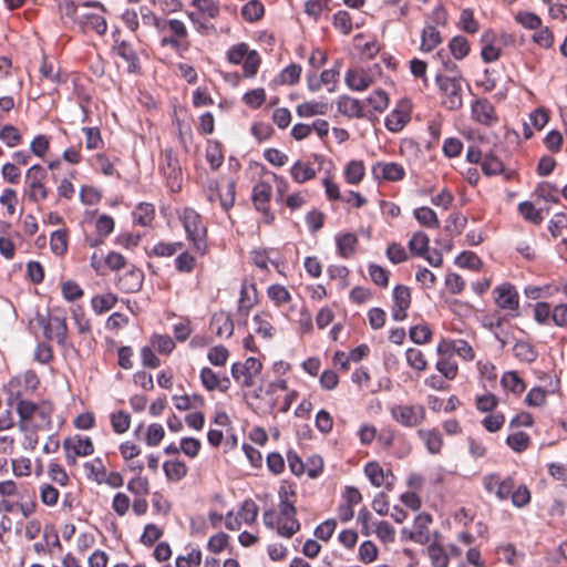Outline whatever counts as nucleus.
Listing matches in <instances>:
<instances>
[{"instance_id":"nucleus-1","label":"nucleus","mask_w":567,"mask_h":567,"mask_svg":"<svg viewBox=\"0 0 567 567\" xmlns=\"http://www.w3.org/2000/svg\"><path fill=\"white\" fill-rule=\"evenodd\" d=\"M484 491L504 502L511 499L513 506L523 508L532 501L529 488L525 484H517L512 475L503 477L499 473H488L482 480Z\"/></svg>"},{"instance_id":"nucleus-2","label":"nucleus","mask_w":567,"mask_h":567,"mask_svg":"<svg viewBox=\"0 0 567 567\" xmlns=\"http://www.w3.org/2000/svg\"><path fill=\"white\" fill-rule=\"evenodd\" d=\"M176 216L181 221L186 239L194 252L199 257L207 255L208 229L203 216L193 207H182L176 209Z\"/></svg>"},{"instance_id":"nucleus-3","label":"nucleus","mask_w":567,"mask_h":567,"mask_svg":"<svg viewBox=\"0 0 567 567\" xmlns=\"http://www.w3.org/2000/svg\"><path fill=\"white\" fill-rule=\"evenodd\" d=\"M21 430L48 431L52 427L54 404L50 400L20 402L16 410Z\"/></svg>"},{"instance_id":"nucleus-4","label":"nucleus","mask_w":567,"mask_h":567,"mask_svg":"<svg viewBox=\"0 0 567 567\" xmlns=\"http://www.w3.org/2000/svg\"><path fill=\"white\" fill-rule=\"evenodd\" d=\"M262 522L267 528L275 529L279 536L285 538H291L301 529L296 507H279L278 512L272 508L266 509L262 514Z\"/></svg>"},{"instance_id":"nucleus-5","label":"nucleus","mask_w":567,"mask_h":567,"mask_svg":"<svg viewBox=\"0 0 567 567\" xmlns=\"http://www.w3.org/2000/svg\"><path fill=\"white\" fill-rule=\"evenodd\" d=\"M48 177L47 168L41 164H33L27 169L24 196L29 203L40 205L49 198L51 188L48 185Z\"/></svg>"},{"instance_id":"nucleus-6","label":"nucleus","mask_w":567,"mask_h":567,"mask_svg":"<svg viewBox=\"0 0 567 567\" xmlns=\"http://www.w3.org/2000/svg\"><path fill=\"white\" fill-rule=\"evenodd\" d=\"M40 385V379L32 370L23 374L16 375L3 385V392L7 396V404L17 410L20 402H28L27 395L33 393Z\"/></svg>"},{"instance_id":"nucleus-7","label":"nucleus","mask_w":567,"mask_h":567,"mask_svg":"<svg viewBox=\"0 0 567 567\" xmlns=\"http://www.w3.org/2000/svg\"><path fill=\"white\" fill-rule=\"evenodd\" d=\"M158 172L171 192H181L183 186V169L176 150L173 147H165L161 152L158 158Z\"/></svg>"},{"instance_id":"nucleus-8","label":"nucleus","mask_w":567,"mask_h":567,"mask_svg":"<svg viewBox=\"0 0 567 567\" xmlns=\"http://www.w3.org/2000/svg\"><path fill=\"white\" fill-rule=\"evenodd\" d=\"M226 59L230 64H241L243 75L247 79L256 76L261 65L260 54L246 42L231 45L226 52Z\"/></svg>"},{"instance_id":"nucleus-9","label":"nucleus","mask_w":567,"mask_h":567,"mask_svg":"<svg viewBox=\"0 0 567 567\" xmlns=\"http://www.w3.org/2000/svg\"><path fill=\"white\" fill-rule=\"evenodd\" d=\"M37 322L42 328L45 340L55 341L62 349L72 348L69 341V328L64 316H37Z\"/></svg>"},{"instance_id":"nucleus-10","label":"nucleus","mask_w":567,"mask_h":567,"mask_svg":"<svg viewBox=\"0 0 567 567\" xmlns=\"http://www.w3.org/2000/svg\"><path fill=\"white\" fill-rule=\"evenodd\" d=\"M390 415L403 427H419L426 420V409L422 404H395L390 408Z\"/></svg>"},{"instance_id":"nucleus-11","label":"nucleus","mask_w":567,"mask_h":567,"mask_svg":"<svg viewBox=\"0 0 567 567\" xmlns=\"http://www.w3.org/2000/svg\"><path fill=\"white\" fill-rule=\"evenodd\" d=\"M436 85L443 97L442 104L450 111H455L462 107V84L457 78H452L443 74L435 76Z\"/></svg>"},{"instance_id":"nucleus-12","label":"nucleus","mask_w":567,"mask_h":567,"mask_svg":"<svg viewBox=\"0 0 567 567\" xmlns=\"http://www.w3.org/2000/svg\"><path fill=\"white\" fill-rule=\"evenodd\" d=\"M62 446L69 466H75L79 457L91 456L95 451L92 439L80 434L64 439Z\"/></svg>"},{"instance_id":"nucleus-13","label":"nucleus","mask_w":567,"mask_h":567,"mask_svg":"<svg viewBox=\"0 0 567 567\" xmlns=\"http://www.w3.org/2000/svg\"><path fill=\"white\" fill-rule=\"evenodd\" d=\"M494 302L512 318L519 316L520 297L516 287L511 282H503L493 289Z\"/></svg>"},{"instance_id":"nucleus-14","label":"nucleus","mask_w":567,"mask_h":567,"mask_svg":"<svg viewBox=\"0 0 567 567\" xmlns=\"http://www.w3.org/2000/svg\"><path fill=\"white\" fill-rule=\"evenodd\" d=\"M262 363L255 357L247 358L244 362H235L230 368L231 377L241 388L255 385V378L261 372Z\"/></svg>"},{"instance_id":"nucleus-15","label":"nucleus","mask_w":567,"mask_h":567,"mask_svg":"<svg viewBox=\"0 0 567 567\" xmlns=\"http://www.w3.org/2000/svg\"><path fill=\"white\" fill-rule=\"evenodd\" d=\"M271 195L272 188L267 182L260 181L252 187V205L262 214V221L267 225H271L275 221V214L270 210Z\"/></svg>"},{"instance_id":"nucleus-16","label":"nucleus","mask_w":567,"mask_h":567,"mask_svg":"<svg viewBox=\"0 0 567 567\" xmlns=\"http://www.w3.org/2000/svg\"><path fill=\"white\" fill-rule=\"evenodd\" d=\"M113 51L116 53V55L126 62L127 73H142L140 54L145 53L143 49L137 50L131 41L116 39L114 41Z\"/></svg>"},{"instance_id":"nucleus-17","label":"nucleus","mask_w":567,"mask_h":567,"mask_svg":"<svg viewBox=\"0 0 567 567\" xmlns=\"http://www.w3.org/2000/svg\"><path fill=\"white\" fill-rule=\"evenodd\" d=\"M115 221L112 216L106 214L100 215L94 221L95 233L92 235L86 234L84 237L85 245L91 248L103 245L105 238H107L113 233Z\"/></svg>"},{"instance_id":"nucleus-18","label":"nucleus","mask_w":567,"mask_h":567,"mask_svg":"<svg viewBox=\"0 0 567 567\" xmlns=\"http://www.w3.org/2000/svg\"><path fill=\"white\" fill-rule=\"evenodd\" d=\"M471 115L474 122L486 127L498 123L495 106L486 97L477 99L472 103Z\"/></svg>"},{"instance_id":"nucleus-19","label":"nucleus","mask_w":567,"mask_h":567,"mask_svg":"<svg viewBox=\"0 0 567 567\" xmlns=\"http://www.w3.org/2000/svg\"><path fill=\"white\" fill-rule=\"evenodd\" d=\"M411 118V103L409 100H400L395 107L386 115L384 124L385 127L392 132L398 133L410 122Z\"/></svg>"},{"instance_id":"nucleus-20","label":"nucleus","mask_w":567,"mask_h":567,"mask_svg":"<svg viewBox=\"0 0 567 567\" xmlns=\"http://www.w3.org/2000/svg\"><path fill=\"white\" fill-rule=\"evenodd\" d=\"M371 173L378 182H400L405 177L404 167L395 162H377L372 165Z\"/></svg>"},{"instance_id":"nucleus-21","label":"nucleus","mask_w":567,"mask_h":567,"mask_svg":"<svg viewBox=\"0 0 567 567\" xmlns=\"http://www.w3.org/2000/svg\"><path fill=\"white\" fill-rule=\"evenodd\" d=\"M364 474L375 487L384 486L386 489L391 491L394 486L395 476L391 470L385 472L377 461H371L365 464Z\"/></svg>"},{"instance_id":"nucleus-22","label":"nucleus","mask_w":567,"mask_h":567,"mask_svg":"<svg viewBox=\"0 0 567 567\" xmlns=\"http://www.w3.org/2000/svg\"><path fill=\"white\" fill-rule=\"evenodd\" d=\"M392 297V318L395 321H403L406 318V311L411 306V290L408 286L399 285L393 289Z\"/></svg>"},{"instance_id":"nucleus-23","label":"nucleus","mask_w":567,"mask_h":567,"mask_svg":"<svg viewBox=\"0 0 567 567\" xmlns=\"http://www.w3.org/2000/svg\"><path fill=\"white\" fill-rule=\"evenodd\" d=\"M143 281V270L135 266H131L124 274L118 276L116 286L125 293H134L142 289Z\"/></svg>"},{"instance_id":"nucleus-24","label":"nucleus","mask_w":567,"mask_h":567,"mask_svg":"<svg viewBox=\"0 0 567 567\" xmlns=\"http://www.w3.org/2000/svg\"><path fill=\"white\" fill-rule=\"evenodd\" d=\"M199 379L203 386L212 392L218 390L227 392L230 389L231 382L227 375L219 377L213 369L204 367L199 371Z\"/></svg>"},{"instance_id":"nucleus-25","label":"nucleus","mask_w":567,"mask_h":567,"mask_svg":"<svg viewBox=\"0 0 567 567\" xmlns=\"http://www.w3.org/2000/svg\"><path fill=\"white\" fill-rule=\"evenodd\" d=\"M194 10L188 13L190 20L198 23L200 28H206L207 22L219 13V7L216 2H192Z\"/></svg>"},{"instance_id":"nucleus-26","label":"nucleus","mask_w":567,"mask_h":567,"mask_svg":"<svg viewBox=\"0 0 567 567\" xmlns=\"http://www.w3.org/2000/svg\"><path fill=\"white\" fill-rule=\"evenodd\" d=\"M210 330L218 337L229 338L234 333V322L228 311L219 310L215 312L209 323Z\"/></svg>"},{"instance_id":"nucleus-27","label":"nucleus","mask_w":567,"mask_h":567,"mask_svg":"<svg viewBox=\"0 0 567 567\" xmlns=\"http://www.w3.org/2000/svg\"><path fill=\"white\" fill-rule=\"evenodd\" d=\"M257 288L254 282L248 284L244 280L240 288V297L238 300V313L247 317L250 310L257 305Z\"/></svg>"},{"instance_id":"nucleus-28","label":"nucleus","mask_w":567,"mask_h":567,"mask_svg":"<svg viewBox=\"0 0 567 567\" xmlns=\"http://www.w3.org/2000/svg\"><path fill=\"white\" fill-rule=\"evenodd\" d=\"M432 523V516L427 513L419 514L413 524V530L410 533V539L420 545L430 542L429 525Z\"/></svg>"},{"instance_id":"nucleus-29","label":"nucleus","mask_w":567,"mask_h":567,"mask_svg":"<svg viewBox=\"0 0 567 567\" xmlns=\"http://www.w3.org/2000/svg\"><path fill=\"white\" fill-rule=\"evenodd\" d=\"M416 435L425 444L430 454L436 455L442 452L444 440L441 432L436 429H419Z\"/></svg>"},{"instance_id":"nucleus-30","label":"nucleus","mask_w":567,"mask_h":567,"mask_svg":"<svg viewBox=\"0 0 567 567\" xmlns=\"http://www.w3.org/2000/svg\"><path fill=\"white\" fill-rule=\"evenodd\" d=\"M337 110L349 118H362L365 116L362 103L349 95H341L337 100Z\"/></svg>"},{"instance_id":"nucleus-31","label":"nucleus","mask_w":567,"mask_h":567,"mask_svg":"<svg viewBox=\"0 0 567 567\" xmlns=\"http://www.w3.org/2000/svg\"><path fill=\"white\" fill-rule=\"evenodd\" d=\"M346 83L352 91H364L373 83L372 76L364 70L350 69L346 74Z\"/></svg>"},{"instance_id":"nucleus-32","label":"nucleus","mask_w":567,"mask_h":567,"mask_svg":"<svg viewBox=\"0 0 567 567\" xmlns=\"http://www.w3.org/2000/svg\"><path fill=\"white\" fill-rule=\"evenodd\" d=\"M179 251L181 252L174 259L175 271L181 275L193 274L198 265L197 254L193 250H185L184 248Z\"/></svg>"},{"instance_id":"nucleus-33","label":"nucleus","mask_w":567,"mask_h":567,"mask_svg":"<svg viewBox=\"0 0 567 567\" xmlns=\"http://www.w3.org/2000/svg\"><path fill=\"white\" fill-rule=\"evenodd\" d=\"M443 42L441 32L432 23H426L421 33L420 50L422 52H432Z\"/></svg>"},{"instance_id":"nucleus-34","label":"nucleus","mask_w":567,"mask_h":567,"mask_svg":"<svg viewBox=\"0 0 567 567\" xmlns=\"http://www.w3.org/2000/svg\"><path fill=\"white\" fill-rule=\"evenodd\" d=\"M317 169L306 161H296L290 167V176L297 184H305L317 176Z\"/></svg>"},{"instance_id":"nucleus-35","label":"nucleus","mask_w":567,"mask_h":567,"mask_svg":"<svg viewBox=\"0 0 567 567\" xmlns=\"http://www.w3.org/2000/svg\"><path fill=\"white\" fill-rule=\"evenodd\" d=\"M156 212L152 203H140L132 212L133 223L142 227L152 226Z\"/></svg>"},{"instance_id":"nucleus-36","label":"nucleus","mask_w":567,"mask_h":567,"mask_svg":"<svg viewBox=\"0 0 567 567\" xmlns=\"http://www.w3.org/2000/svg\"><path fill=\"white\" fill-rule=\"evenodd\" d=\"M183 241H157L150 250H146L148 257L169 258L184 248Z\"/></svg>"},{"instance_id":"nucleus-37","label":"nucleus","mask_w":567,"mask_h":567,"mask_svg":"<svg viewBox=\"0 0 567 567\" xmlns=\"http://www.w3.org/2000/svg\"><path fill=\"white\" fill-rule=\"evenodd\" d=\"M495 39V33L492 30H487L482 34V43L483 48L481 51V56L485 63L495 62L501 58L502 50L501 48L494 45L493 41Z\"/></svg>"},{"instance_id":"nucleus-38","label":"nucleus","mask_w":567,"mask_h":567,"mask_svg":"<svg viewBox=\"0 0 567 567\" xmlns=\"http://www.w3.org/2000/svg\"><path fill=\"white\" fill-rule=\"evenodd\" d=\"M513 355L520 362L533 363L537 360L538 352L530 342L518 340L513 346Z\"/></svg>"},{"instance_id":"nucleus-39","label":"nucleus","mask_w":567,"mask_h":567,"mask_svg":"<svg viewBox=\"0 0 567 567\" xmlns=\"http://www.w3.org/2000/svg\"><path fill=\"white\" fill-rule=\"evenodd\" d=\"M337 250L340 257L348 259L354 255L358 246V237L352 233H346L336 238Z\"/></svg>"},{"instance_id":"nucleus-40","label":"nucleus","mask_w":567,"mask_h":567,"mask_svg":"<svg viewBox=\"0 0 567 567\" xmlns=\"http://www.w3.org/2000/svg\"><path fill=\"white\" fill-rule=\"evenodd\" d=\"M267 297L274 303L276 308H281L292 300L290 291L280 284L270 285L267 288Z\"/></svg>"},{"instance_id":"nucleus-41","label":"nucleus","mask_w":567,"mask_h":567,"mask_svg":"<svg viewBox=\"0 0 567 567\" xmlns=\"http://www.w3.org/2000/svg\"><path fill=\"white\" fill-rule=\"evenodd\" d=\"M344 181L349 185H358L365 176V166L363 161L352 159L344 167Z\"/></svg>"},{"instance_id":"nucleus-42","label":"nucleus","mask_w":567,"mask_h":567,"mask_svg":"<svg viewBox=\"0 0 567 567\" xmlns=\"http://www.w3.org/2000/svg\"><path fill=\"white\" fill-rule=\"evenodd\" d=\"M271 319H272V316L268 311L257 312L252 318V321L256 326V329H255L256 333L261 336L265 339L272 338L275 328L271 323Z\"/></svg>"},{"instance_id":"nucleus-43","label":"nucleus","mask_w":567,"mask_h":567,"mask_svg":"<svg viewBox=\"0 0 567 567\" xmlns=\"http://www.w3.org/2000/svg\"><path fill=\"white\" fill-rule=\"evenodd\" d=\"M432 567H449L450 556L446 549L437 542L431 543L426 548Z\"/></svg>"},{"instance_id":"nucleus-44","label":"nucleus","mask_w":567,"mask_h":567,"mask_svg":"<svg viewBox=\"0 0 567 567\" xmlns=\"http://www.w3.org/2000/svg\"><path fill=\"white\" fill-rule=\"evenodd\" d=\"M501 384L505 390L511 391L515 395H519L526 390L525 381L516 371L504 372L501 379Z\"/></svg>"},{"instance_id":"nucleus-45","label":"nucleus","mask_w":567,"mask_h":567,"mask_svg":"<svg viewBox=\"0 0 567 567\" xmlns=\"http://www.w3.org/2000/svg\"><path fill=\"white\" fill-rule=\"evenodd\" d=\"M328 112V104L319 101H307L300 103L296 107L299 117H312L316 115H324Z\"/></svg>"},{"instance_id":"nucleus-46","label":"nucleus","mask_w":567,"mask_h":567,"mask_svg":"<svg viewBox=\"0 0 567 567\" xmlns=\"http://www.w3.org/2000/svg\"><path fill=\"white\" fill-rule=\"evenodd\" d=\"M118 298L113 292L96 295L91 299V306L96 315H102L115 307Z\"/></svg>"},{"instance_id":"nucleus-47","label":"nucleus","mask_w":567,"mask_h":567,"mask_svg":"<svg viewBox=\"0 0 567 567\" xmlns=\"http://www.w3.org/2000/svg\"><path fill=\"white\" fill-rule=\"evenodd\" d=\"M413 216L420 225L426 228L436 229L440 227V220L436 213L427 206L415 208L413 210Z\"/></svg>"},{"instance_id":"nucleus-48","label":"nucleus","mask_w":567,"mask_h":567,"mask_svg":"<svg viewBox=\"0 0 567 567\" xmlns=\"http://www.w3.org/2000/svg\"><path fill=\"white\" fill-rule=\"evenodd\" d=\"M165 476L171 482L182 481L188 473V467L183 461H166L163 464Z\"/></svg>"},{"instance_id":"nucleus-49","label":"nucleus","mask_w":567,"mask_h":567,"mask_svg":"<svg viewBox=\"0 0 567 567\" xmlns=\"http://www.w3.org/2000/svg\"><path fill=\"white\" fill-rule=\"evenodd\" d=\"M206 161L213 171H217L224 163L223 144L219 141H209L206 148Z\"/></svg>"},{"instance_id":"nucleus-50","label":"nucleus","mask_w":567,"mask_h":567,"mask_svg":"<svg viewBox=\"0 0 567 567\" xmlns=\"http://www.w3.org/2000/svg\"><path fill=\"white\" fill-rule=\"evenodd\" d=\"M174 405L179 411H186L190 409H200L205 405V399L200 394L193 395H174Z\"/></svg>"},{"instance_id":"nucleus-51","label":"nucleus","mask_w":567,"mask_h":567,"mask_svg":"<svg viewBox=\"0 0 567 567\" xmlns=\"http://www.w3.org/2000/svg\"><path fill=\"white\" fill-rule=\"evenodd\" d=\"M481 168L486 176H495L504 172L505 165L503 161L496 155L493 153H487L484 155L483 161L481 162Z\"/></svg>"},{"instance_id":"nucleus-52","label":"nucleus","mask_w":567,"mask_h":567,"mask_svg":"<svg viewBox=\"0 0 567 567\" xmlns=\"http://www.w3.org/2000/svg\"><path fill=\"white\" fill-rule=\"evenodd\" d=\"M84 470L89 480L103 484L106 468L101 457H95L91 462L84 463Z\"/></svg>"},{"instance_id":"nucleus-53","label":"nucleus","mask_w":567,"mask_h":567,"mask_svg":"<svg viewBox=\"0 0 567 567\" xmlns=\"http://www.w3.org/2000/svg\"><path fill=\"white\" fill-rule=\"evenodd\" d=\"M50 249L59 257L68 251V229H58L51 234Z\"/></svg>"},{"instance_id":"nucleus-54","label":"nucleus","mask_w":567,"mask_h":567,"mask_svg":"<svg viewBox=\"0 0 567 567\" xmlns=\"http://www.w3.org/2000/svg\"><path fill=\"white\" fill-rule=\"evenodd\" d=\"M430 238L424 231H416L409 240V249L415 256H425L429 249Z\"/></svg>"},{"instance_id":"nucleus-55","label":"nucleus","mask_w":567,"mask_h":567,"mask_svg":"<svg viewBox=\"0 0 567 567\" xmlns=\"http://www.w3.org/2000/svg\"><path fill=\"white\" fill-rule=\"evenodd\" d=\"M405 359L408 365L417 372H423L427 368V360L424 353L417 348L406 349Z\"/></svg>"},{"instance_id":"nucleus-56","label":"nucleus","mask_w":567,"mask_h":567,"mask_svg":"<svg viewBox=\"0 0 567 567\" xmlns=\"http://www.w3.org/2000/svg\"><path fill=\"white\" fill-rule=\"evenodd\" d=\"M278 496H279V507H288V508L296 507L295 503H296V498H297V493H296L295 484L284 481L280 484V487L278 491Z\"/></svg>"},{"instance_id":"nucleus-57","label":"nucleus","mask_w":567,"mask_h":567,"mask_svg":"<svg viewBox=\"0 0 567 567\" xmlns=\"http://www.w3.org/2000/svg\"><path fill=\"white\" fill-rule=\"evenodd\" d=\"M449 49L453 58L456 60H463L471 51L467 39L462 35L453 37L449 42Z\"/></svg>"},{"instance_id":"nucleus-58","label":"nucleus","mask_w":567,"mask_h":567,"mask_svg":"<svg viewBox=\"0 0 567 567\" xmlns=\"http://www.w3.org/2000/svg\"><path fill=\"white\" fill-rule=\"evenodd\" d=\"M51 140V136L45 134L35 135L30 142V153L43 159L50 150Z\"/></svg>"},{"instance_id":"nucleus-59","label":"nucleus","mask_w":567,"mask_h":567,"mask_svg":"<svg viewBox=\"0 0 567 567\" xmlns=\"http://www.w3.org/2000/svg\"><path fill=\"white\" fill-rule=\"evenodd\" d=\"M362 21H354L348 11H339L333 17V25L343 34H349L353 25L359 27Z\"/></svg>"},{"instance_id":"nucleus-60","label":"nucleus","mask_w":567,"mask_h":567,"mask_svg":"<svg viewBox=\"0 0 567 567\" xmlns=\"http://www.w3.org/2000/svg\"><path fill=\"white\" fill-rule=\"evenodd\" d=\"M506 444L516 453H523L526 451L530 444V436L522 431L509 434L506 437Z\"/></svg>"},{"instance_id":"nucleus-61","label":"nucleus","mask_w":567,"mask_h":567,"mask_svg":"<svg viewBox=\"0 0 567 567\" xmlns=\"http://www.w3.org/2000/svg\"><path fill=\"white\" fill-rule=\"evenodd\" d=\"M258 505L250 498L243 502L239 511L237 512L241 523L252 525L258 517Z\"/></svg>"},{"instance_id":"nucleus-62","label":"nucleus","mask_w":567,"mask_h":567,"mask_svg":"<svg viewBox=\"0 0 567 567\" xmlns=\"http://www.w3.org/2000/svg\"><path fill=\"white\" fill-rule=\"evenodd\" d=\"M112 429L117 434H123L128 431L131 426V415L123 410L113 412L110 415Z\"/></svg>"},{"instance_id":"nucleus-63","label":"nucleus","mask_w":567,"mask_h":567,"mask_svg":"<svg viewBox=\"0 0 567 567\" xmlns=\"http://www.w3.org/2000/svg\"><path fill=\"white\" fill-rule=\"evenodd\" d=\"M435 368L446 380H454L458 373V365L456 361L450 357L440 358Z\"/></svg>"},{"instance_id":"nucleus-64","label":"nucleus","mask_w":567,"mask_h":567,"mask_svg":"<svg viewBox=\"0 0 567 567\" xmlns=\"http://www.w3.org/2000/svg\"><path fill=\"white\" fill-rule=\"evenodd\" d=\"M61 292L65 301L74 302L84 296V290L74 280H65L61 284Z\"/></svg>"}]
</instances>
